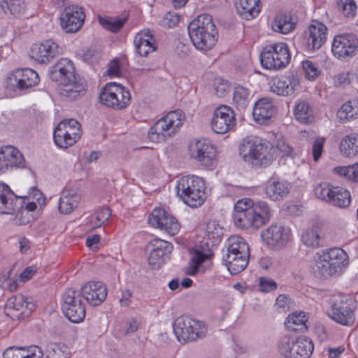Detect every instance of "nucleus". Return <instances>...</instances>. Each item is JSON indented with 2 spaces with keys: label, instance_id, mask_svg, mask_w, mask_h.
<instances>
[{
  "label": "nucleus",
  "instance_id": "obj_13",
  "mask_svg": "<svg viewBox=\"0 0 358 358\" xmlns=\"http://www.w3.org/2000/svg\"><path fill=\"white\" fill-rule=\"evenodd\" d=\"M358 49V38L352 34H342L334 36L331 51L334 57L344 61L355 55Z\"/></svg>",
  "mask_w": 358,
  "mask_h": 358
},
{
  "label": "nucleus",
  "instance_id": "obj_1",
  "mask_svg": "<svg viewBox=\"0 0 358 358\" xmlns=\"http://www.w3.org/2000/svg\"><path fill=\"white\" fill-rule=\"evenodd\" d=\"M270 208L265 201H254L250 198L238 200L234 205L233 219L236 227L259 228L270 220Z\"/></svg>",
  "mask_w": 358,
  "mask_h": 358
},
{
  "label": "nucleus",
  "instance_id": "obj_56",
  "mask_svg": "<svg viewBox=\"0 0 358 358\" xmlns=\"http://www.w3.org/2000/svg\"><path fill=\"white\" fill-rule=\"evenodd\" d=\"M338 7L347 17H353L356 14L357 4L355 0H338Z\"/></svg>",
  "mask_w": 358,
  "mask_h": 358
},
{
  "label": "nucleus",
  "instance_id": "obj_55",
  "mask_svg": "<svg viewBox=\"0 0 358 358\" xmlns=\"http://www.w3.org/2000/svg\"><path fill=\"white\" fill-rule=\"evenodd\" d=\"M358 108H354L351 101L344 103L337 113V117L341 120H349L355 117L357 114Z\"/></svg>",
  "mask_w": 358,
  "mask_h": 358
},
{
  "label": "nucleus",
  "instance_id": "obj_9",
  "mask_svg": "<svg viewBox=\"0 0 358 358\" xmlns=\"http://www.w3.org/2000/svg\"><path fill=\"white\" fill-rule=\"evenodd\" d=\"M173 328L178 340L185 343L201 338L206 332V327L201 322L184 315L175 320Z\"/></svg>",
  "mask_w": 358,
  "mask_h": 358
},
{
  "label": "nucleus",
  "instance_id": "obj_41",
  "mask_svg": "<svg viewBox=\"0 0 358 358\" xmlns=\"http://www.w3.org/2000/svg\"><path fill=\"white\" fill-rule=\"evenodd\" d=\"M306 322L307 317L304 313H294L288 316L285 324L291 331H303L307 329Z\"/></svg>",
  "mask_w": 358,
  "mask_h": 358
},
{
  "label": "nucleus",
  "instance_id": "obj_33",
  "mask_svg": "<svg viewBox=\"0 0 358 358\" xmlns=\"http://www.w3.org/2000/svg\"><path fill=\"white\" fill-rule=\"evenodd\" d=\"M16 86L20 90H26L37 85L38 74L31 69L17 70L14 74Z\"/></svg>",
  "mask_w": 358,
  "mask_h": 358
},
{
  "label": "nucleus",
  "instance_id": "obj_49",
  "mask_svg": "<svg viewBox=\"0 0 358 358\" xmlns=\"http://www.w3.org/2000/svg\"><path fill=\"white\" fill-rule=\"evenodd\" d=\"M23 0H0V6L3 11H9L13 15H18L24 10Z\"/></svg>",
  "mask_w": 358,
  "mask_h": 358
},
{
  "label": "nucleus",
  "instance_id": "obj_10",
  "mask_svg": "<svg viewBox=\"0 0 358 358\" xmlns=\"http://www.w3.org/2000/svg\"><path fill=\"white\" fill-rule=\"evenodd\" d=\"M102 104L115 110H122L130 103V92L116 83H107L99 94Z\"/></svg>",
  "mask_w": 358,
  "mask_h": 358
},
{
  "label": "nucleus",
  "instance_id": "obj_2",
  "mask_svg": "<svg viewBox=\"0 0 358 358\" xmlns=\"http://www.w3.org/2000/svg\"><path fill=\"white\" fill-rule=\"evenodd\" d=\"M75 71L71 60L62 58L51 66L49 72L50 79L63 86L61 95L71 100L83 96L86 92L85 83L80 79L77 80Z\"/></svg>",
  "mask_w": 358,
  "mask_h": 358
},
{
  "label": "nucleus",
  "instance_id": "obj_52",
  "mask_svg": "<svg viewBox=\"0 0 358 358\" xmlns=\"http://www.w3.org/2000/svg\"><path fill=\"white\" fill-rule=\"evenodd\" d=\"M301 241L308 247L316 248L319 246L320 236L316 229H308L303 232Z\"/></svg>",
  "mask_w": 358,
  "mask_h": 358
},
{
  "label": "nucleus",
  "instance_id": "obj_31",
  "mask_svg": "<svg viewBox=\"0 0 358 358\" xmlns=\"http://www.w3.org/2000/svg\"><path fill=\"white\" fill-rule=\"evenodd\" d=\"M3 358H42L43 352L41 348L33 345L29 348L10 347L3 352Z\"/></svg>",
  "mask_w": 358,
  "mask_h": 358
},
{
  "label": "nucleus",
  "instance_id": "obj_18",
  "mask_svg": "<svg viewBox=\"0 0 358 358\" xmlns=\"http://www.w3.org/2000/svg\"><path fill=\"white\" fill-rule=\"evenodd\" d=\"M213 130L217 134H225L236 125L234 110L229 106L222 105L216 108L211 121Z\"/></svg>",
  "mask_w": 358,
  "mask_h": 358
},
{
  "label": "nucleus",
  "instance_id": "obj_46",
  "mask_svg": "<svg viewBox=\"0 0 358 358\" xmlns=\"http://www.w3.org/2000/svg\"><path fill=\"white\" fill-rule=\"evenodd\" d=\"M81 294L80 292L75 289H67L63 294L62 311L68 310L74 304L82 303Z\"/></svg>",
  "mask_w": 358,
  "mask_h": 358
},
{
  "label": "nucleus",
  "instance_id": "obj_30",
  "mask_svg": "<svg viewBox=\"0 0 358 358\" xmlns=\"http://www.w3.org/2000/svg\"><path fill=\"white\" fill-rule=\"evenodd\" d=\"M249 257L250 253L245 255L225 254L223 255L222 261L230 273L236 275L246 268L248 264Z\"/></svg>",
  "mask_w": 358,
  "mask_h": 358
},
{
  "label": "nucleus",
  "instance_id": "obj_28",
  "mask_svg": "<svg viewBox=\"0 0 358 358\" xmlns=\"http://www.w3.org/2000/svg\"><path fill=\"white\" fill-rule=\"evenodd\" d=\"M275 110L271 99L262 98L256 102L252 115L255 120L261 124H266L275 114Z\"/></svg>",
  "mask_w": 358,
  "mask_h": 358
},
{
  "label": "nucleus",
  "instance_id": "obj_4",
  "mask_svg": "<svg viewBox=\"0 0 358 358\" xmlns=\"http://www.w3.org/2000/svg\"><path fill=\"white\" fill-rule=\"evenodd\" d=\"M271 150L267 143L257 137L246 138L239 145V154L243 161L256 166H267L271 163Z\"/></svg>",
  "mask_w": 358,
  "mask_h": 358
},
{
  "label": "nucleus",
  "instance_id": "obj_42",
  "mask_svg": "<svg viewBox=\"0 0 358 358\" xmlns=\"http://www.w3.org/2000/svg\"><path fill=\"white\" fill-rule=\"evenodd\" d=\"M272 28L275 31L286 34L294 29V23L289 15L280 13L275 17Z\"/></svg>",
  "mask_w": 358,
  "mask_h": 358
},
{
  "label": "nucleus",
  "instance_id": "obj_36",
  "mask_svg": "<svg viewBox=\"0 0 358 358\" xmlns=\"http://www.w3.org/2000/svg\"><path fill=\"white\" fill-rule=\"evenodd\" d=\"M236 8L243 18L250 20L260 12V0H236Z\"/></svg>",
  "mask_w": 358,
  "mask_h": 358
},
{
  "label": "nucleus",
  "instance_id": "obj_20",
  "mask_svg": "<svg viewBox=\"0 0 358 358\" xmlns=\"http://www.w3.org/2000/svg\"><path fill=\"white\" fill-rule=\"evenodd\" d=\"M299 86V76L294 72L289 73L287 76L275 77L270 83L271 91L280 96H290Z\"/></svg>",
  "mask_w": 358,
  "mask_h": 358
},
{
  "label": "nucleus",
  "instance_id": "obj_63",
  "mask_svg": "<svg viewBox=\"0 0 358 358\" xmlns=\"http://www.w3.org/2000/svg\"><path fill=\"white\" fill-rule=\"evenodd\" d=\"M215 90L218 97H223L229 91L230 86L227 82H220L215 85Z\"/></svg>",
  "mask_w": 358,
  "mask_h": 358
},
{
  "label": "nucleus",
  "instance_id": "obj_22",
  "mask_svg": "<svg viewBox=\"0 0 358 358\" xmlns=\"http://www.w3.org/2000/svg\"><path fill=\"white\" fill-rule=\"evenodd\" d=\"M24 166V158L17 148L10 145L0 148V174L14 168L21 169Z\"/></svg>",
  "mask_w": 358,
  "mask_h": 358
},
{
  "label": "nucleus",
  "instance_id": "obj_29",
  "mask_svg": "<svg viewBox=\"0 0 358 358\" xmlns=\"http://www.w3.org/2000/svg\"><path fill=\"white\" fill-rule=\"evenodd\" d=\"M327 27L322 22L313 21L309 26L308 46L312 50L320 49L327 40Z\"/></svg>",
  "mask_w": 358,
  "mask_h": 358
},
{
  "label": "nucleus",
  "instance_id": "obj_37",
  "mask_svg": "<svg viewBox=\"0 0 358 358\" xmlns=\"http://www.w3.org/2000/svg\"><path fill=\"white\" fill-rule=\"evenodd\" d=\"M327 257L323 251L322 253H317L315 257V263L313 266V270L315 274L319 277L328 278L337 274L331 266V264L327 260Z\"/></svg>",
  "mask_w": 358,
  "mask_h": 358
},
{
  "label": "nucleus",
  "instance_id": "obj_40",
  "mask_svg": "<svg viewBox=\"0 0 358 358\" xmlns=\"http://www.w3.org/2000/svg\"><path fill=\"white\" fill-rule=\"evenodd\" d=\"M294 114L295 118L302 124H308L313 121L314 115L310 105L304 101H299L295 106Z\"/></svg>",
  "mask_w": 358,
  "mask_h": 358
},
{
  "label": "nucleus",
  "instance_id": "obj_7",
  "mask_svg": "<svg viewBox=\"0 0 358 358\" xmlns=\"http://www.w3.org/2000/svg\"><path fill=\"white\" fill-rule=\"evenodd\" d=\"M184 115L181 110H173L158 120L148 131L149 139L154 143L166 141L176 133L182 124Z\"/></svg>",
  "mask_w": 358,
  "mask_h": 358
},
{
  "label": "nucleus",
  "instance_id": "obj_62",
  "mask_svg": "<svg viewBox=\"0 0 358 358\" xmlns=\"http://www.w3.org/2000/svg\"><path fill=\"white\" fill-rule=\"evenodd\" d=\"M36 271L37 267L36 266H28L20 275V281L26 282L30 280Z\"/></svg>",
  "mask_w": 358,
  "mask_h": 358
},
{
  "label": "nucleus",
  "instance_id": "obj_14",
  "mask_svg": "<svg viewBox=\"0 0 358 358\" xmlns=\"http://www.w3.org/2000/svg\"><path fill=\"white\" fill-rule=\"evenodd\" d=\"M190 155L201 166L212 168L215 162L216 149L211 142L206 138L200 139L189 147Z\"/></svg>",
  "mask_w": 358,
  "mask_h": 358
},
{
  "label": "nucleus",
  "instance_id": "obj_23",
  "mask_svg": "<svg viewBox=\"0 0 358 358\" xmlns=\"http://www.w3.org/2000/svg\"><path fill=\"white\" fill-rule=\"evenodd\" d=\"M61 53L62 48L51 39L34 44L31 50V57L41 64L49 62Z\"/></svg>",
  "mask_w": 358,
  "mask_h": 358
},
{
  "label": "nucleus",
  "instance_id": "obj_27",
  "mask_svg": "<svg viewBox=\"0 0 358 358\" xmlns=\"http://www.w3.org/2000/svg\"><path fill=\"white\" fill-rule=\"evenodd\" d=\"M134 43L137 53L141 57H146L157 50L155 40L150 30H143L138 33Z\"/></svg>",
  "mask_w": 358,
  "mask_h": 358
},
{
  "label": "nucleus",
  "instance_id": "obj_44",
  "mask_svg": "<svg viewBox=\"0 0 358 358\" xmlns=\"http://www.w3.org/2000/svg\"><path fill=\"white\" fill-rule=\"evenodd\" d=\"M233 101L239 110L245 109L250 102L248 90L243 86H237L234 92Z\"/></svg>",
  "mask_w": 358,
  "mask_h": 358
},
{
  "label": "nucleus",
  "instance_id": "obj_26",
  "mask_svg": "<svg viewBox=\"0 0 358 358\" xmlns=\"http://www.w3.org/2000/svg\"><path fill=\"white\" fill-rule=\"evenodd\" d=\"M24 197L16 196L7 185L0 182V213L14 214L18 200Z\"/></svg>",
  "mask_w": 358,
  "mask_h": 358
},
{
  "label": "nucleus",
  "instance_id": "obj_61",
  "mask_svg": "<svg viewBox=\"0 0 358 358\" xmlns=\"http://www.w3.org/2000/svg\"><path fill=\"white\" fill-rule=\"evenodd\" d=\"M133 292L130 289H125L122 292L119 302L121 306L129 307L131 303Z\"/></svg>",
  "mask_w": 358,
  "mask_h": 358
},
{
  "label": "nucleus",
  "instance_id": "obj_54",
  "mask_svg": "<svg viewBox=\"0 0 358 358\" xmlns=\"http://www.w3.org/2000/svg\"><path fill=\"white\" fill-rule=\"evenodd\" d=\"M126 20L124 19H106L103 17H99L100 24L105 29L112 32L119 31L123 27Z\"/></svg>",
  "mask_w": 358,
  "mask_h": 358
},
{
  "label": "nucleus",
  "instance_id": "obj_24",
  "mask_svg": "<svg viewBox=\"0 0 358 358\" xmlns=\"http://www.w3.org/2000/svg\"><path fill=\"white\" fill-rule=\"evenodd\" d=\"M82 296L92 306L102 303L107 296V289L101 282H90L81 288Z\"/></svg>",
  "mask_w": 358,
  "mask_h": 358
},
{
  "label": "nucleus",
  "instance_id": "obj_11",
  "mask_svg": "<svg viewBox=\"0 0 358 358\" xmlns=\"http://www.w3.org/2000/svg\"><path fill=\"white\" fill-rule=\"evenodd\" d=\"M315 194L322 201L339 208L348 207L351 202V196L348 190L329 183L317 185L315 188Z\"/></svg>",
  "mask_w": 358,
  "mask_h": 358
},
{
  "label": "nucleus",
  "instance_id": "obj_35",
  "mask_svg": "<svg viewBox=\"0 0 358 358\" xmlns=\"http://www.w3.org/2000/svg\"><path fill=\"white\" fill-rule=\"evenodd\" d=\"M80 196L76 189H67L63 191L59 202V210L62 213H71L77 208Z\"/></svg>",
  "mask_w": 358,
  "mask_h": 358
},
{
  "label": "nucleus",
  "instance_id": "obj_51",
  "mask_svg": "<svg viewBox=\"0 0 358 358\" xmlns=\"http://www.w3.org/2000/svg\"><path fill=\"white\" fill-rule=\"evenodd\" d=\"M18 208H16V214L13 222L16 225H24L31 222L33 217L29 210L23 209L22 201L19 199L17 201Z\"/></svg>",
  "mask_w": 358,
  "mask_h": 358
},
{
  "label": "nucleus",
  "instance_id": "obj_64",
  "mask_svg": "<svg viewBox=\"0 0 358 358\" xmlns=\"http://www.w3.org/2000/svg\"><path fill=\"white\" fill-rule=\"evenodd\" d=\"M334 85L336 86H345L350 83L348 73H341L334 77Z\"/></svg>",
  "mask_w": 358,
  "mask_h": 358
},
{
  "label": "nucleus",
  "instance_id": "obj_47",
  "mask_svg": "<svg viewBox=\"0 0 358 358\" xmlns=\"http://www.w3.org/2000/svg\"><path fill=\"white\" fill-rule=\"evenodd\" d=\"M223 235L222 228L215 222H208L206 229V238L211 241L212 245L220 242Z\"/></svg>",
  "mask_w": 358,
  "mask_h": 358
},
{
  "label": "nucleus",
  "instance_id": "obj_16",
  "mask_svg": "<svg viewBox=\"0 0 358 358\" xmlns=\"http://www.w3.org/2000/svg\"><path fill=\"white\" fill-rule=\"evenodd\" d=\"M148 222L152 227L159 228L171 236L176 234L180 228L178 220L162 208L154 209Z\"/></svg>",
  "mask_w": 358,
  "mask_h": 358
},
{
  "label": "nucleus",
  "instance_id": "obj_59",
  "mask_svg": "<svg viewBox=\"0 0 358 358\" xmlns=\"http://www.w3.org/2000/svg\"><path fill=\"white\" fill-rule=\"evenodd\" d=\"M324 143V138H316L313 144V157L315 162H317L323 152V146Z\"/></svg>",
  "mask_w": 358,
  "mask_h": 358
},
{
  "label": "nucleus",
  "instance_id": "obj_21",
  "mask_svg": "<svg viewBox=\"0 0 358 358\" xmlns=\"http://www.w3.org/2000/svg\"><path fill=\"white\" fill-rule=\"evenodd\" d=\"M152 250L148 257V264L151 269L157 270L164 264L165 259L171 252L173 245L167 241L156 238L150 242Z\"/></svg>",
  "mask_w": 358,
  "mask_h": 358
},
{
  "label": "nucleus",
  "instance_id": "obj_6",
  "mask_svg": "<svg viewBox=\"0 0 358 358\" xmlns=\"http://www.w3.org/2000/svg\"><path fill=\"white\" fill-rule=\"evenodd\" d=\"M277 350L284 358H310L314 345L310 338L304 336L294 338L284 335L277 343Z\"/></svg>",
  "mask_w": 358,
  "mask_h": 358
},
{
  "label": "nucleus",
  "instance_id": "obj_25",
  "mask_svg": "<svg viewBox=\"0 0 358 358\" xmlns=\"http://www.w3.org/2000/svg\"><path fill=\"white\" fill-rule=\"evenodd\" d=\"M351 302L350 300L335 302L331 309L332 319L343 325H352L355 322V315Z\"/></svg>",
  "mask_w": 358,
  "mask_h": 358
},
{
  "label": "nucleus",
  "instance_id": "obj_48",
  "mask_svg": "<svg viewBox=\"0 0 358 358\" xmlns=\"http://www.w3.org/2000/svg\"><path fill=\"white\" fill-rule=\"evenodd\" d=\"M111 210L109 208L102 207L99 208L90 221V227L98 228L104 224L110 217Z\"/></svg>",
  "mask_w": 358,
  "mask_h": 358
},
{
  "label": "nucleus",
  "instance_id": "obj_45",
  "mask_svg": "<svg viewBox=\"0 0 358 358\" xmlns=\"http://www.w3.org/2000/svg\"><path fill=\"white\" fill-rule=\"evenodd\" d=\"M63 313L65 317L71 322L79 323L85 317V305L83 303L74 304Z\"/></svg>",
  "mask_w": 358,
  "mask_h": 358
},
{
  "label": "nucleus",
  "instance_id": "obj_58",
  "mask_svg": "<svg viewBox=\"0 0 358 358\" xmlns=\"http://www.w3.org/2000/svg\"><path fill=\"white\" fill-rule=\"evenodd\" d=\"M259 289L262 292H268L277 289V283L268 277H260L259 279Z\"/></svg>",
  "mask_w": 358,
  "mask_h": 358
},
{
  "label": "nucleus",
  "instance_id": "obj_15",
  "mask_svg": "<svg viewBox=\"0 0 358 358\" xmlns=\"http://www.w3.org/2000/svg\"><path fill=\"white\" fill-rule=\"evenodd\" d=\"M35 309V305L22 295L10 297L5 305L6 314L13 320H24L28 317Z\"/></svg>",
  "mask_w": 358,
  "mask_h": 358
},
{
  "label": "nucleus",
  "instance_id": "obj_5",
  "mask_svg": "<svg viewBox=\"0 0 358 358\" xmlns=\"http://www.w3.org/2000/svg\"><path fill=\"white\" fill-rule=\"evenodd\" d=\"M205 182L198 176H186L177 182V195L187 206L196 208L203 204L206 199Z\"/></svg>",
  "mask_w": 358,
  "mask_h": 358
},
{
  "label": "nucleus",
  "instance_id": "obj_43",
  "mask_svg": "<svg viewBox=\"0 0 358 358\" xmlns=\"http://www.w3.org/2000/svg\"><path fill=\"white\" fill-rule=\"evenodd\" d=\"M47 358H69L71 355L69 348L64 344L50 343L45 350Z\"/></svg>",
  "mask_w": 358,
  "mask_h": 358
},
{
  "label": "nucleus",
  "instance_id": "obj_60",
  "mask_svg": "<svg viewBox=\"0 0 358 358\" xmlns=\"http://www.w3.org/2000/svg\"><path fill=\"white\" fill-rule=\"evenodd\" d=\"M179 21L180 16L178 14L169 12L164 15L162 23L164 26L171 27L176 25Z\"/></svg>",
  "mask_w": 358,
  "mask_h": 358
},
{
  "label": "nucleus",
  "instance_id": "obj_39",
  "mask_svg": "<svg viewBox=\"0 0 358 358\" xmlns=\"http://www.w3.org/2000/svg\"><path fill=\"white\" fill-rule=\"evenodd\" d=\"M227 253L226 254H239L245 255L250 253L249 246L245 240L237 236H230L227 239V243L226 245Z\"/></svg>",
  "mask_w": 358,
  "mask_h": 358
},
{
  "label": "nucleus",
  "instance_id": "obj_38",
  "mask_svg": "<svg viewBox=\"0 0 358 358\" xmlns=\"http://www.w3.org/2000/svg\"><path fill=\"white\" fill-rule=\"evenodd\" d=\"M340 150L345 157H352L358 155V134L345 136L341 141Z\"/></svg>",
  "mask_w": 358,
  "mask_h": 358
},
{
  "label": "nucleus",
  "instance_id": "obj_12",
  "mask_svg": "<svg viewBox=\"0 0 358 358\" xmlns=\"http://www.w3.org/2000/svg\"><path fill=\"white\" fill-rule=\"evenodd\" d=\"M80 122L75 119L64 120L59 123L54 131V141L60 148L66 149L73 145L81 137Z\"/></svg>",
  "mask_w": 358,
  "mask_h": 358
},
{
  "label": "nucleus",
  "instance_id": "obj_32",
  "mask_svg": "<svg viewBox=\"0 0 358 358\" xmlns=\"http://www.w3.org/2000/svg\"><path fill=\"white\" fill-rule=\"evenodd\" d=\"M290 185L284 180L270 179L266 187V195L273 201H279L285 197L290 189Z\"/></svg>",
  "mask_w": 358,
  "mask_h": 358
},
{
  "label": "nucleus",
  "instance_id": "obj_50",
  "mask_svg": "<svg viewBox=\"0 0 358 358\" xmlns=\"http://www.w3.org/2000/svg\"><path fill=\"white\" fill-rule=\"evenodd\" d=\"M334 172L344 176L348 180L358 181V163L348 166L335 167Z\"/></svg>",
  "mask_w": 358,
  "mask_h": 358
},
{
  "label": "nucleus",
  "instance_id": "obj_53",
  "mask_svg": "<svg viewBox=\"0 0 358 358\" xmlns=\"http://www.w3.org/2000/svg\"><path fill=\"white\" fill-rule=\"evenodd\" d=\"M207 255L202 252L196 250H195L191 258V263L189 267L187 268L186 273L188 275H193L198 271L199 266L206 260Z\"/></svg>",
  "mask_w": 358,
  "mask_h": 358
},
{
  "label": "nucleus",
  "instance_id": "obj_17",
  "mask_svg": "<svg viewBox=\"0 0 358 358\" xmlns=\"http://www.w3.org/2000/svg\"><path fill=\"white\" fill-rule=\"evenodd\" d=\"M85 15L77 5L66 7L60 15L62 29L67 33H75L83 26Z\"/></svg>",
  "mask_w": 358,
  "mask_h": 358
},
{
  "label": "nucleus",
  "instance_id": "obj_8",
  "mask_svg": "<svg viewBox=\"0 0 358 358\" xmlns=\"http://www.w3.org/2000/svg\"><path fill=\"white\" fill-rule=\"evenodd\" d=\"M288 46L285 43H276L264 47L260 54V61L264 69L279 70L290 61Z\"/></svg>",
  "mask_w": 358,
  "mask_h": 358
},
{
  "label": "nucleus",
  "instance_id": "obj_57",
  "mask_svg": "<svg viewBox=\"0 0 358 358\" xmlns=\"http://www.w3.org/2000/svg\"><path fill=\"white\" fill-rule=\"evenodd\" d=\"M303 69L309 80H315L320 74L317 64L309 60L303 62Z\"/></svg>",
  "mask_w": 358,
  "mask_h": 358
},
{
  "label": "nucleus",
  "instance_id": "obj_3",
  "mask_svg": "<svg viewBox=\"0 0 358 358\" xmlns=\"http://www.w3.org/2000/svg\"><path fill=\"white\" fill-rule=\"evenodd\" d=\"M188 33L194 47L208 51L215 46L218 32L209 14H203L192 20L188 26Z\"/></svg>",
  "mask_w": 358,
  "mask_h": 358
},
{
  "label": "nucleus",
  "instance_id": "obj_19",
  "mask_svg": "<svg viewBox=\"0 0 358 358\" xmlns=\"http://www.w3.org/2000/svg\"><path fill=\"white\" fill-rule=\"evenodd\" d=\"M290 231L280 224H274L262 231L264 242L271 248H280L290 241Z\"/></svg>",
  "mask_w": 358,
  "mask_h": 358
},
{
  "label": "nucleus",
  "instance_id": "obj_34",
  "mask_svg": "<svg viewBox=\"0 0 358 358\" xmlns=\"http://www.w3.org/2000/svg\"><path fill=\"white\" fill-rule=\"evenodd\" d=\"M327 260L334 266L337 274L342 271V269L348 264V256L341 248H334L323 251Z\"/></svg>",
  "mask_w": 358,
  "mask_h": 358
}]
</instances>
